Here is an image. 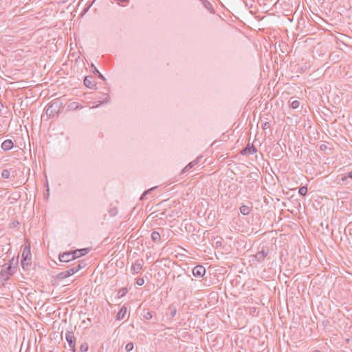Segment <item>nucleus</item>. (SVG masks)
<instances>
[{
	"label": "nucleus",
	"mask_w": 352,
	"mask_h": 352,
	"mask_svg": "<svg viewBox=\"0 0 352 352\" xmlns=\"http://www.w3.org/2000/svg\"><path fill=\"white\" fill-rule=\"evenodd\" d=\"M61 108V104L58 101L54 102L47 105L45 109V113L48 117L54 116L58 113Z\"/></svg>",
	"instance_id": "1"
},
{
	"label": "nucleus",
	"mask_w": 352,
	"mask_h": 352,
	"mask_svg": "<svg viewBox=\"0 0 352 352\" xmlns=\"http://www.w3.org/2000/svg\"><path fill=\"white\" fill-rule=\"evenodd\" d=\"M15 268L11 264H5L1 271V275L3 280H8L10 275L14 272Z\"/></svg>",
	"instance_id": "2"
},
{
	"label": "nucleus",
	"mask_w": 352,
	"mask_h": 352,
	"mask_svg": "<svg viewBox=\"0 0 352 352\" xmlns=\"http://www.w3.org/2000/svg\"><path fill=\"white\" fill-rule=\"evenodd\" d=\"M65 339L73 352H76V338L73 331L65 333Z\"/></svg>",
	"instance_id": "3"
},
{
	"label": "nucleus",
	"mask_w": 352,
	"mask_h": 352,
	"mask_svg": "<svg viewBox=\"0 0 352 352\" xmlns=\"http://www.w3.org/2000/svg\"><path fill=\"white\" fill-rule=\"evenodd\" d=\"M270 250L267 246H263L261 249L255 254V258L258 262L264 261L265 257L269 254Z\"/></svg>",
	"instance_id": "4"
},
{
	"label": "nucleus",
	"mask_w": 352,
	"mask_h": 352,
	"mask_svg": "<svg viewBox=\"0 0 352 352\" xmlns=\"http://www.w3.org/2000/svg\"><path fill=\"white\" fill-rule=\"evenodd\" d=\"M31 261V253H30V245L25 246L24 248L23 254H22V260H21V265L23 268H25V262L27 261Z\"/></svg>",
	"instance_id": "5"
},
{
	"label": "nucleus",
	"mask_w": 352,
	"mask_h": 352,
	"mask_svg": "<svg viewBox=\"0 0 352 352\" xmlns=\"http://www.w3.org/2000/svg\"><path fill=\"white\" fill-rule=\"evenodd\" d=\"M144 265V261L142 259H138L131 267V272L134 274H138L140 272Z\"/></svg>",
	"instance_id": "6"
},
{
	"label": "nucleus",
	"mask_w": 352,
	"mask_h": 352,
	"mask_svg": "<svg viewBox=\"0 0 352 352\" xmlns=\"http://www.w3.org/2000/svg\"><path fill=\"white\" fill-rule=\"evenodd\" d=\"M206 274V269L202 265H197L192 269V274L195 277L201 278Z\"/></svg>",
	"instance_id": "7"
},
{
	"label": "nucleus",
	"mask_w": 352,
	"mask_h": 352,
	"mask_svg": "<svg viewBox=\"0 0 352 352\" xmlns=\"http://www.w3.org/2000/svg\"><path fill=\"white\" fill-rule=\"evenodd\" d=\"M75 258L72 254V252H64L62 254L59 255V260L61 262H69L70 261H72Z\"/></svg>",
	"instance_id": "8"
},
{
	"label": "nucleus",
	"mask_w": 352,
	"mask_h": 352,
	"mask_svg": "<svg viewBox=\"0 0 352 352\" xmlns=\"http://www.w3.org/2000/svg\"><path fill=\"white\" fill-rule=\"evenodd\" d=\"M88 248H83V249H77L74 251H72V254L74 256V258H78L81 256L85 255L89 252Z\"/></svg>",
	"instance_id": "9"
},
{
	"label": "nucleus",
	"mask_w": 352,
	"mask_h": 352,
	"mask_svg": "<svg viewBox=\"0 0 352 352\" xmlns=\"http://www.w3.org/2000/svg\"><path fill=\"white\" fill-rule=\"evenodd\" d=\"M14 143L11 140H6L1 144V148L3 150L7 151H10L13 148Z\"/></svg>",
	"instance_id": "10"
},
{
	"label": "nucleus",
	"mask_w": 352,
	"mask_h": 352,
	"mask_svg": "<svg viewBox=\"0 0 352 352\" xmlns=\"http://www.w3.org/2000/svg\"><path fill=\"white\" fill-rule=\"evenodd\" d=\"M256 148L254 147V145H250V144H248L246 147L242 151L241 153L243 155H246V154H254V153L256 152Z\"/></svg>",
	"instance_id": "11"
},
{
	"label": "nucleus",
	"mask_w": 352,
	"mask_h": 352,
	"mask_svg": "<svg viewBox=\"0 0 352 352\" xmlns=\"http://www.w3.org/2000/svg\"><path fill=\"white\" fill-rule=\"evenodd\" d=\"M84 85L89 89H92L96 85L92 76H86L84 79Z\"/></svg>",
	"instance_id": "12"
},
{
	"label": "nucleus",
	"mask_w": 352,
	"mask_h": 352,
	"mask_svg": "<svg viewBox=\"0 0 352 352\" xmlns=\"http://www.w3.org/2000/svg\"><path fill=\"white\" fill-rule=\"evenodd\" d=\"M74 274V271L66 270L57 274L56 277L58 279H64Z\"/></svg>",
	"instance_id": "13"
},
{
	"label": "nucleus",
	"mask_w": 352,
	"mask_h": 352,
	"mask_svg": "<svg viewBox=\"0 0 352 352\" xmlns=\"http://www.w3.org/2000/svg\"><path fill=\"white\" fill-rule=\"evenodd\" d=\"M126 307L125 306H122L120 310L117 314L116 319L122 320L124 318L125 315L126 314Z\"/></svg>",
	"instance_id": "14"
},
{
	"label": "nucleus",
	"mask_w": 352,
	"mask_h": 352,
	"mask_svg": "<svg viewBox=\"0 0 352 352\" xmlns=\"http://www.w3.org/2000/svg\"><path fill=\"white\" fill-rule=\"evenodd\" d=\"M240 212L243 215H248L251 212V208L248 206L243 205L240 207Z\"/></svg>",
	"instance_id": "15"
},
{
	"label": "nucleus",
	"mask_w": 352,
	"mask_h": 352,
	"mask_svg": "<svg viewBox=\"0 0 352 352\" xmlns=\"http://www.w3.org/2000/svg\"><path fill=\"white\" fill-rule=\"evenodd\" d=\"M142 316L145 320H151L153 318L152 312L149 309H144Z\"/></svg>",
	"instance_id": "16"
},
{
	"label": "nucleus",
	"mask_w": 352,
	"mask_h": 352,
	"mask_svg": "<svg viewBox=\"0 0 352 352\" xmlns=\"http://www.w3.org/2000/svg\"><path fill=\"white\" fill-rule=\"evenodd\" d=\"M151 239L155 243L159 242L161 239L160 233L155 231L153 232L151 234Z\"/></svg>",
	"instance_id": "17"
},
{
	"label": "nucleus",
	"mask_w": 352,
	"mask_h": 352,
	"mask_svg": "<svg viewBox=\"0 0 352 352\" xmlns=\"http://www.w3.org/2000/svg\"><path fill=\"white\" fill-rule=\"evenodd\" d=\"M198 161L197 160H194L191 162H190L188 165H186L184 168L182 170V173H184L188 170H190V168H192L194 166H195L197 164Z\"/></svg>",
	"instance_id": "18"
},
{
	"label": "nucleus",
	"mask_w": 352,
	"mask_h": 352,
	"mask_svg": "<svg viewBox=\"0 0 352 352\" xmlns=\"http://www.w3.org/2000/svg\"><path fill=\"white\" fill-rule=\"evenodd\" d=\"M91 67H93V73L96 75H98V76L100 79L104 80L105 78H104V76L102 74H100V72L97 69V68L94 65V64H91Z\"/></svg>",
	"instance_id": "19"
},
{
	"label": "nucleus",
	"mask_w": 352,
	"mask_h": 352,
	"mask_svg": "<svg viewBox=\"0 0 352 352\" xmlns=\"http://www.w3.org/2000/svg\"><path fill=\"white\" fill-rule=\"evenodd\" d=\"M1 177L3 179H9L10 177V170L4 169L1 172Z\"/></svg>",
	"instance_id": "20"
},
{
	"label": "nucleus",
	"mask_w": 352,
	"mask_h": 352,
	"mask_svg": "<svg viewBox=\"0 0 352 352\" xmlns=\"http://www.w3.org/2000/svg\"><path fill=\"white\" fill-rule=\"evenodd\" d=\"M127 292L128 289L126 288H122L121 289L119 290L118 293V298H122L126 294Z\"/></svg>",
	"instance_id": "21"
},
{
	"label": "nucleus",
	"mask_w": 352,
	"mask_h": 352,
	"mask_svg": "<svg viewBox=\"0 0 352 352\" xmlns=\"http://www.w3.org/2000/svg\"><path fill=\"white\" fill-rule=\"evenodd\" d=\"M82 268V266H80V264L74 265L72 267L69 269V270L74 271V274L77 272L78 270Z\"/></svg>",
	"instance_id": "22"
},
{
	"label": "nucleus",
	"mask_w": 352,
	"mask_h": 352,
	"mask_svg": "<svg viewBox=\"0 0 352 352\" xmlns=\"http://www.w3.org/2000/svg\"><path fill=\"white\" fill-rule=\"evenodd\" d=\"M307 192V188L306 186H302L299 188L298 193L302 195L305 196Z\"/></svg>",
	"instance_id": "23"
},
{
	"label": "nucleus",
	"mask_w": 352,
	"mask_h": 352,
	"mask_svg": "<svg viewBox=\"0 0 352 352\" xmlns=\"http://www.w3.org/2000/svg\"><path fill=\"white\" fill-rule=\"evenodd\" d=\"M133 349V344L132 342H129V343L126 344V345L125 346V350L127 352L132 351Z\"/></svg>",
	"instance_id": "24"
},
{
	"label": "nucleus",
	"mask_w": 352,
	"mask_h": 352,
	"mask_svg": "<svg viewBox=\"0 0 352 352\" xmlns=\"http://www.w3.org/2000/svg\"><path fill=\"white\" fill-rule=\"evenodd\" d=\"M88 349V345L87 343H82L80 345V350L81 352H86Z\"/></svg>",
	"instance_id": "25"
},
{
	"label": "nucleus",
	"mask_w": 352,
	"mask_h": 352,
	"mask_svg": "<svg viewBox=\"0 0 352 352\" xmlns=\"http://www.w3.org/2000/svg\"><path fill=\"white\" fill-rule=\"evenodd\" d=\"M300 105V102L298 100H294L291 103V107L293 108V109H296L299 107Z\"/></svg>",
	"instance_id": "26"
},
{
	"label": "nucleus",
	"mask_w": 352,
	"mask_h": 352,
	"mask_svg": "<svg viewBox=\"0 0 352 352\" xmlns=\"http://www.w3.org/2000/svg\"><path fill=\"white\" fill-rule=\"evenodd\" d=\"M103 96H104V98H102V101L100 102V104L109 102V96L107 94H104Z\"/></svg>",
	"instance_id": "27"
},
{
	"label": "nucleus",
	"mask_w": 352,
	"mask_h": 352,
	"mask_svg": "<svg viewBox=\"0 0 352 352\" xmlns=\"http://www.w3.org/2000/svg\"><path fill=\"white\" fill-rule=\"evenodd\" d=\"M347 178H351L352 179V170L349 172L346 175L343 176L342 178V180L343 182H345Z\"/></svg>",
	"instance_id": "28"
},
{
	"label": "nucleus",
	"mask_w": 352,
	"mask_h": 352,
	"mask_svg": "<svg viewBox=\"0 0 352 352\" xmlns=\"http://www.w3.org/2000/svg\"><path fill=\"white\" fill-rule=\"evenodd\" d=\"M144 280L143 278H139L136 280V284L138 285L141 286V285H144Z\"/></svg>",
	"instance_id": "29"
},
{
	"label": "nucleus",
	"mask_w": 352,
	"mask_h": 352,
	"mask_svg": "<svg viewBox=\"0 0 352 352\" xmlns=\"http://www.w3.org/2000/svg\"><path fill=\"white\" fill-rule=\"evenodd\" d=\"M177 309L175 307H170V315L174 317L176 315Z\"/></svg>",
	"instance_id": "30"
},
{
	"label": "nucleus",
	"mask_w": 352,
	"mask_h": 352,
	"mask_svg": "<svg viewBox=\"0 0 352 352\" xmlns=\"http://www.w3.org/2000/svg\"><path fill=\"white\" fill-rule=\"evenodd\" d=\"M269 127H270V124H269V122H265V123L263 124V129H267V128H269Z\"/></svg>",
	"instance_id": "31"
},
{
	"label": "nucleus",
	"mask_w": 352,
	"mask_h": 352,
	"mask_svg": "<svg viewBox=\"0 0 352 352\" xmlns=\"http://www.w3.org/2000/svg\"><path fill=\"white\" fill-rule=\"evenodd\" d=\"M153 190V188H151V189H149V190H148L145 191V192H144V194L142 195V197H141V199H144V197L147 193H148V192H150V191H151V190Z\"/></svg>",
	"instance_id": "32"
},
{
	"label": "nucleus",
	"mask_w": 352,
	"mask_h": 352,
	"mask_svg": "<svg viewBox=\"0 0 352 352\" xmlns=\"http://www.w3.org/2000/svg\"><path fill=\"white\" fill-rule=\"evenodd\" d=\"M78 264H80V266H82V268L85 266V263L84 261H79Z\"/></svg>",
	"instance_id": "33"
},
{
	"label": "nucleus",
	"mask_w": 352,
	"mask_h": 352,
	"mask_svg": "<svg viewBox=\"0 0 352 352\" xmlns=\"http://www.w3.org/2000/svg\"><path fill=\"white\" fill-rule=\"evenodd\" d=\"M30 263H31V261H28V260L26 262H25V267L26 266L30 265Z\"/></svg>",
	"instance_id": "34"
},
{
	"label": "nucleus",
	"mask_w": 352,
	"mask_h": 352,
	"mask_svg": "<svg viewBox=\"0 0 352 352\" xmlns=\"http://www.w3.org/2000/svg\"><path fill=\"white\" fill-rule=\"evenodd\" d=\"M98 106H99V104L96 105V106H94V105L92 107H93V108H94V107H98Z\"/></svg>",
	"instance_id": "35"
},
{
	"label": "nucleus",
	"mask_w": 352,
	"mask_h": 352,
	"mask_svg": "<svg viewBox=\"0 0 352 352\" xmlns=\"http://www.w3.org/2000/svg\"><path fill=\"white\" fill-rule=\"evenodd\" d=\"M314 352H320V351H314Z\"/></svg>",
	"instance_id": "36"
},
{
	"label": "nucleus",
	"mask_w": 352,
	"mask_h": 352,
	"mask_svg": "<svg viewBox=\"0 0 352 352\" xmlns=\"http://www.w3.org/2000/svg\"><path fill=\"white\" fill-rule=\"evenodd\" d=\"M2 106V104L0 102V107Z\"/></svg>",
	"instance_id": "37"
}]
</instances>
